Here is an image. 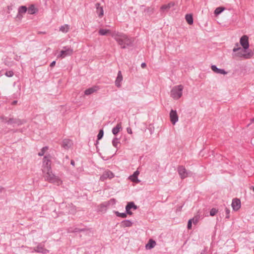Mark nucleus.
I'll return each instance as SVG.
<instances>
[{
	"label": "nucleus",
	"instance_id": "f257e3e1",
	"mask_svg": "<svg viewBox=\"0 0 254 254\" xmlns=\"http://www.w3.org/2000/svg\"><path fill=\"white\" fill-rule=\"evenodd\" d=\"M112 36L121 46L122 49H125L127 46L133 45V39L129 38L127 35L123 33H113Z\"/></svg>",
	"mask_w": 254,
	"mask_h": 254
},
{
	"label": "nucleus",
	"instance_id": "f03ea898",
	"mask_svg": "<svg viewBox=\"0 0 254 254\" xmlns=\"http://www.w3.org/2000/svg\"><path fill=\"white\" fill-rule=\"evenodd\" d=\"M236 46L237 47H235L233 50V52L235 53L234 56L243 57L245 59H250L253 56L254 53L252 50H244V48L239 47L238 43H237Z\"/></svg>",
	"mask_w": 254,
	"mask_h": 254
},
{
	"label": "nucleus",
	"instance_id": "7ed1b4c3",
	"mask_svg": "<svg viewBox=\"0 0 254 254\" xmlns=\"http://www.w3.org/2000/svg\"><path fill=\"white\" fill-rule=\"evenodd\" d=\"M184 87L182 85L175 86L171 90L170 96L174 99H179L182 96Z\"/></svg>",
	"mask_w": 254,
	"mask_h": 254
},
{
	"label": "nucleus",
	"instance_id": "20e7f679",
	"mask_svg": "<svg viewBox=\"0 0 254 254\" xmlns=\"http://www.w3.org/2000/svg\"><path fill=\"white\" fill-rule=\"evenodd\" d=\"M45 173L44 177L46 181L51 183L56 184L57 185H60L61 184V180L53 173L52 170Z\"/></svg>",
	"mask_w": 254,
	"mask_h": 254
},
{
	"label": "nucleus",
	"instance_id": "39448f33",
	"mask_svg": "<svg viewBox=\"0 0 254 254\" xmlns=\"http://www.w3.org/2000/svg\"><path fill=\"white\" fill-rule=\"evenodd\" d=\"M0 119L2 122H5L8 125H13V127L14 125L19 126L23 124V122L18 119L9 118L8 120H7L6 117L2 116L0 117Z\"/></svg>",
	"mask_w": 254,
	"mask_h": 254
},
{
	"label": "nucleus",
	"instance_id": "423d86ee",
	"mask_svg": "<svg viewBox=\"0 0 254 254\" xmlns=\"http://www.w3.org/2000/svg\"><path fill=\"white\" fill-rule=\"evenodd\" d=\"M73 53V49L68 47H64L63 49L60 52L58 58H64L66 56H71Z\"/></svg>",
	"mask_w": 254,
	"mask_h": 254
},
{
	"label": "nucleus",
	"instance_id": "0eeeda50",
	"mask_svg": "<svg viewBox=\"0 0 254 254\" xmlns=\"http://www.w3.org/2000/svg\"><path fill=\"white\" fill-rule=\"evenodd\" d=\"M240 42L242 47L244 48V50H249V38L247 35L243 36L240 38Z\"/></svg>",
	"mask_w": 254,
	"mask_h": 254
},
{
	"label": "nucleus",
	"instance_id": "6e6552de",
	"mask_svg": "<svg viewBox=\"0 0 254 254\" xmlns=\"http://www.w3.org/2000/svg\"><path fill=\"white\" fill-rule=\"evenodd\" d=\"M131 209L136 210L137 209V206L136 205L133 201L129 202L127 203L126 206V211L128 215H132V212L130 211Z\"/></svg>",
	"mask_w": 254,
	"mask_h": 254
},
{
	"label": "nucleus",
	"instance_id": "1a4fd4ad",
	"mask_svg": "<svg viewBox=\"0 0 254 254\" xmlns=\"http://www.w3.org/2000/svg\"><path fill=\"white\" fill-rule=\"evenodd\" d=\"M178 171L182 179H184L189 175L190 172H188L183 166H179Z\"/></svg>",
	"mask_w": 254,
	"mask_h": 254
},
{
	"label": "nucleus",
	"instance_id": "9d476101",
	"mask_svg": "<svg viewBox=\"0 0 254 254\" xmlns=\"http://www.w3.org/2000/svg\"><path fill=\"white\" fill-rule=\"evenodd\" d=\"M170 121L173 125H175L178 121V116L176 110H171L170 113Z\"/></svg>",
	"mask_w": 254,
	"mask_h": 254
},
{
	"label": "nucleus",
	"instance_id": "9b49d317",
	"mask_svg": "<svg viewBox=\"0 0 254 254\" xmlns=\"http://www.w3.org/2000/svg\"><path fill=\"white\" fill-rule=\"evenodd\" d=\"M232 206L235 211H237L241 207V201L238 198H234L232 200Z\"/></svg>",
	"mask_w": 254,
	"mask_h": 254
},
{
	"label": "nucleus",
	"instance_id": "f8f14e48",
	"mask_svg": "<svg viewBox=\"0 0 254 254\" xmlns=\"http://www.w3.org/2000/svg\"><path fill=\"white\" fill-rule=\"evenodd\" d=\"M114 176V175L112 172L110 171H106L100 177V180L102 181H104L106 179H111L113 178Z\"/></svg>",
	"mask_w": 254,
	"mask_h": 254
},
{
	"label": "nucleus",
	"instance_id": "ddd939ff",
	"mask_svg": "<svg viewBox=\"0 0 254 254\" xmlns=\"http://www.w3.org/2000/svg\"><path fill=\"white\" fill-rule=\"evenodd\" d=\"M34 251L37 253H42L44 254H46L49 252V251L44 249L41 244L38 245L36 247H35Z\"/></svg>",
	"mask_w": 254,
	"mask_h": 254
},
{
	"label": "nucleus",
	"instance_id": "4468645a",
	"mask_svg": "<svg viewBox=\"0 0 254 254\" xmlns=\"http://www.w3.org/2000/svg\"><path fill=\"white\" fill-rule=\"evenodd\" d=\"M123 76L121 71H119L117 77L115 80V84L118 87L121 86V82L123 80Z\"/></svg>",
	"mask_w": 254,
	"mask_h": 254
},
{
	"label": "nucleus",
	"instance_id": "2eb2a0df",
	"mask_svg": "<svg viewBox=\"0 0 254 254\" xmlns=\"http://www.w3.org/2000/svg\"><path fill=\"white\" fill-rule=\"evenodd\" d=\"M211 68L213 71H214V72H215L216 73H219V74H226L227 73L224 69L217 68V66L215 65H211Z\"/></svg>",
	"mask_w": 254,
	"mask_h": 254
},
{
	"label": "nucleus",
	"instance_id": "dca6fc26",
	"mask_svg": "<svg viewBox=\"0 0 254 254\" xmlns=\"http://www.w3.org/2000/svg\"><path fill=\"white\" fill-rule=\"evenodd\" d=\"M139 172L138 171H136L134 172L132 175L129 177V179L134 183H139L140 181L138 179L137 176H138Z\"/></svg>",
	"mask_w": 254,
	"mask_h": 254
},
{
	"label": "nucleus",
	"instance_id": "f3484780",
	"mask_svg": "<svg viewBox=\"0 0 254 254\" xmlns=\"http://www.w3.org/2000/svg\"><path fill=\"white\" fill-rule=\"evenodd\" d=\"M72 142L69 139H65L63 141L62 146L64 149H68L72 145Z\"/></svg>",
	"mask_w": 254,
	"mask_h": 254
},
{
	"label": "nucleus",
	"instance_id": "a211bd4d",
	"mask_svg": "<svg viewBox=\"0 0 254 254\" xmlns=\"http://www.w3.org/2000/svg\"><path fill=\"white\" fill-rule=\"evenodd\" d=\"M95 7L96 8V12L98 14V16L99 17L102 16L104 14V11L103 7L100 6V4L99 3H96L95 4Z\"/></svg>",
	"mask_w": 254,
	"mask_h": 254
},
{
	"label": "nucleus",
	"instance_id": "6ab92c4d",
	"mask_svg": "<svg viewBox=\"0 0 254 254\" xmlns=\"http://www.w3.org/2000/svg\"><path fill=\"white\" fill-rule=\"evenodd\" d=\"M122 129L121 122L118 123L117 126L112 129V133L114 135H117L119 132Z\"/></svg>",
	"mask_w": 254,
	"mask_h": 254
},
{
	"label": "nucleus",
	"instance_id": "aec40b11",
	"mask_svg": "<svg viewBox=\"0 0 254 254\" xmlns=\"http://www.w3.org/2000/svg\"><path fill=\"white\" fill-rule=\"evenodd\" d=\"M174 5H175V2H169V3H168L167 4L163 5L161 7V9L162 11L168 10L171 7L174 6Z\"/></svg>",
	"mask_w": 254,
	"mask_h": 254
},
{
	"label": "nucleus",
	"instance_id": "412c9836",
	"mask_svg": "<svg viewBox=\"0 0 254 254\" xmlns=\"http://www.w3.org/2000/svg\"><path fill=\"white\" fill-rule=\"evenodd\" d=\"M156 245V242L152 239H150L148 243L146 245L145 247L146 249L150 250L154 248Z\"/></svg>",
	"mask_w": 254,
	"mask_h": 254
},
{
	"label": "nucleus",
	"instance_id": "4be33fe9",
	"mask_svg": "<svg viewBox=\"0 0 254 254\" xmlns=\"http://www.w3.org/2000/svg\"><path fill=\"white\" fill-rule=\"evenodd\" d=\"M97 90V87H93L89 88L84 91V94L86 95H89L94 92H95Z\"/></svg>",
	"mask_w": 254,
	"mask_h": 254
},
{
	"label": "nucleus",
	"instance_id": "5701e85b",
	"mask_svg": "<svg viewBox=\"0 0 254 254\" xmlns=\"http://www.w3.org/2000/svg\"><path fill=\"white\" fill-rule=\"evenodd\" d=\"M98 32L100 35H112V34L111 33V30H110L109 29H99Z\"/></svg>",
	"mask_w": 254,
	"mask_h": 254
},
{
	"label": "nucleus",
	"instance_id": "b1692460",
	"mask_svg": "<svg viewBox=\"0 0 254 254\" xmlns=\"http://www.w3.org/2000/svg\"><path fill=\"white\" fill-rule=\"evenodd\" d=\"M132 223L129 220H124L121 222V226L123 227H131Z\"/></svg>",
	"mask_w": 254,
	"mask_h": 254
},
{
	"label": "nucleus",
	"instance_id": "393cba45",
	"mask_svg": "<svg viewBox=\"0 0 254 254\" xmlns=\"http://www.w3.org/2000/svg\"><path fill=\"white\" fill-rule=\"evenodd\" d=\"M107 204V203H106L105 202H104L103 203L101 204L98 208V211L101 212H106L108 207Z\"/></svg>",
	"mask_w": 254,
	"mask_h": 254
},
{
	"label": "nucleus",
	"instance_id": "a878e982",
	"mask_svg": "<svg viewBox=\"0 0 254 254\" xmlns=\"http://www.w3.org/2000/svg\"><path fill=\"white\" fill-rule=\"evenodd\" d=\"M186 20L188 23L190 25H191L193 24V17L192 15L190 14H186L185 16Z\"/></svg>",
	"mask_w": 254,
	"mask_h": 254
},
{
	"label": "nucleus",
	"instance_id": "bb28decb",
	"mask_svg": "<svg viewBox=\"0 0 254 254\" xmlns=\"http://www.w3.org/2000/svg\"><path fill=\"white\" fill-rule=\"evenodd\" d=\"M51 163H46L43 164V172L45 173L46 172H49L51 171Z\"/></svg>",
	"mask_w": 254,
	"mask_h": 254
},
{
	"label": "nucleus",
	"instance_id": "cd10ccee",
	"mask_svg": "<svg viewBox=\"0 0 254 254\" xmlns=\"http://www.w3.org/2000/svg\"><path fill=\"white\" fill-rule=\"evenodd\" d=\"M28 13L30 14H35L38 10L35 7L34 5H31L27 9Z\"/></svg>",
	"mask_w": 254,
	"mask_h": 254
},
{
	"label": "nucleus",
	"instance_id": "c85d7f7f",
	"mask_svg": "<svg viewBox=\"0 0 254 254\" xmlns=\"http://www.w3.org/2000/svg\"><path fill=\"white\" fill-rule=\"evenodd\" d=\"M67 209H68V213L70 214H74L76 212V209L74 206H73L72 204H68V206H66Z\"/></svg>",
	"mask_w": 254,
	"mask_h": 254
},
{
	"label": "nucleus",
	"instance_id": "c756f323",
	"mask_svg": "<svg viewBox=\"0 0 254 254\" xmlns=\"http://www.w3.org/2000/svg\"><path fill=\"white\" fill-rule=\"evenodd\" d=\"M27 11V8L26 6H20L18 8V13L20 14L25 13Z\"/></svg>",
	"mask_w": 254,
	"mask_h": 254
},
{
	"label": "nucleus",
	"instance_id": "7c9ffc66",
	"mask_svg": "<svg viewBox=\"0 0 254 254\" xmlns=\"http://www.w3.org/2000/svg\"><path fill=\"white\" fill-rule=\"evenodd\" d=\"M69 30V26L67 24H65L62 26L60 29V30L63 32L66 33Z\"/></svg>",
	"mask_w": 254,
	"mask_h": 254
},
{
	"label": "nucleus",
	"instance_id": "2f4dec72",
	"mask_svg": "<svg viewBox=\"0 0 254 254\" xmlns=\"http://www.w3.org/2000/svg\"><path fill=\"white\" fill-rule=\"evenodd\" d=\"M225 8L223 7H218L214 10V14L216 15H218L220 14L224 10Z\"/></svg>",
	"mask_w": 254,
	"mask_h": 254
},
{
	"label": "nucleus",
	"instance_id": "473e14b6",
	"mask_svg": "<svg viewBox=\"0 0 254 254\" xmlns=\"http://www.w3.org/2000/svg\"><path fill=\"white\" fill-rule=\"evenodd\" d=\"M115 213L117 216L123 218H126L127 217V214H128L127 213V212L126 213H120L118 211H115Z\"/></svg>",
	"mask_w": 254,
	"mask_h": 254
},
{
	"label": "nucleus",
	"instance_id": "72a5a7b5",
	"mask_svg": "<svg viewBox=\"0 0 254 254\" xmlns=\"http://www.w3.org/2000/svg\"><path fill=\"white\" fill-rule=\"evenodd\" d=\"M199 219L200 215L199 214H197L196 216H195L193 218L190 219V220H191L192 222H193V223L195 225L197 223Z\"/></svg>",
	"mask_w": 254,
	"mask_h": 254
},
{
	"label": "nucleus",
	"instance_id": "f704fd0d",
	"mask_svg": "<svg viewBox=\"0 0 254 254\" xmlns=\"http://www.w3.org/2000/svg\"><path fill=\"white\" fill-rule=\"evenodd\" d=\"M119 138L117 137H115L112 141L113 145L116 148H118V144L119 143L118 141Z\"/></svg>",
	"mask_w": 254,
	"mask_h": 254
},
{
	"label": "nucleus",
	"instance_id": "c9c22d12",
	"mask_svg": "<svg viewBox=\"0 0 254 254\" xmlns=\"http://www.w3.org/2000/svg\"><path fill=\"white\" fill-rule=\"evenodd\" d=\"M105 202H106V203H107V206H109L110 205H114V204H115V203H116V200H115V199H114V198H112V199H110L109 201H105Z\"/></svg>",
	"mask_w": 254,
	"mask_h": 254
},
{
	"label": "nucleus",
	"instance_id": "e433bc0d",
	"mask_svg": "<svg viewBox=\"0 0 254 254\" xmlns=\"http://www.w3.org/2000/svg\"><path fill=\"white\" fill-rule=\"evenodd\" d=\"M48 147H47V146L44 147L42 149L41 151L40 152H39L38 155L40 156H43L44 155V154L45 153V151H47L48 150Z\"/></svg>",
	"mask_w": 254,
	"mask_h": 254
},
{
	"label": "nucleus",
	"instance_id": "4c0bfd02",
	"mask_svg": "<svg viewBox=\"0 0 254 254\" xmlns=\"http://www.w3.org/2000/svg\"><path fill=\"white\" fill-rule=\"evenodd\" d=\"M103 135H104V131H103V129H100L99 130V132L98 134L97 135V139H98V140L101 139L103 137Z\"/></svg>",
	"mask_w": 254,
	"mask_h": 254
},
{
	"label": "nucleus",
	"instance_id": "58836bf2",
	"mask_svg": "<svg viewBox=\"0 0 254 254\" xmlns=\"http://www.w3.org/2000/svg\"><path fill=\"white\" fill-rule=\"evenodd\" d=\"M218 212V210L216 208H213L210 211V215L211 216H214Z\"/></svg>",
	"mask_w": 254,
	"mask_h": 254
},
{
	"label": "nucleus",
	"instance_id": "ea45409f",
	"mask_svg": "<svg viewBox=\"0 0 254 254\" xmlns=\"http://www.w3.org/2000/svg\"><path fill=\"white\" fill-rule=\"evenodd\" d=\"M51 161L50 159V156H45L43 158V164L46 163H50Z\"/></svg>",
	"mask_w": 254,
	"mask_h": 254
},
{
	"label": "nucleus",
	"instance_id": "a19ab883",
	"mask_svg": "<svg viewBox=\"0 0 254 254\" xmlns=\"http://www.w3.org/2000/svg\"><path fill=\"white\" fill-rule=\"evenodd\" d=\"M87 229L86 228H83V229H79L77 228H74V231L75 232H83L87 231Z\"/></svg>",
	"mask_w": 254,
	"mask_h": 254
},
{
	"label": "nucleus",
	"instance_id": "79ce46f5",
	"mask_svg": "<svg viewBox=\"0 0 254 254\" xmlns=\"http://www.w3.org/2000/svg\"><path fill=\"white\" fill-rule=\"evenodd\" d=\"M5 74L8 77H12L13 75V72L12 71H8L5 72Z\"/></svg>",
	"mask_w": 254,
	"mask_h": 254
},
{
	"label": "nucleus",
	"instance_id": "37998d69",
	"mask_svg": "<svg viewBox=\"0 0 254 254\" xmlns=\"http://www.w3.org/2000/svg\"><path fill=\"white\" fill-rule=\"evenodd\" d=\"M188 229H190L191 228V227H192V221H191V220L190 219L188 221Z\"/></svg>",
	"mask_w": 254,
	"mask_h": 254
},
{
	"label": "nucleus",
	"instance_id": "c03bdc74",
	"mask_svg": "<svg viewBox=\"0 0 254 254\" xmlns=\"http://www.w3.org/2000/svg\"><path fill=\"white\" fill-rule=\"evenodd\" d=\"M230 212V210L228 209L227 208H226V218L228 219L230 217V215H229Z\"/></svg>",
	"mask_w": 254,
	"mask_h": 254
},
{
	"label": "nucleus",
	"instance_id": "a18cd8bd",
	"mask_svg": "<svg viewBox=\"0 0 254 254\" xmlns=\"http://www.w3.org/2000/svg\"><path fill=\"white\" fill-rule=\"evenodd\" d=\"M67 231H68V233H73V232H75L74 229H73L72 228H69Z\"/></svg>",
	"mask_w": 254,
	"mask_h": 254
},
{
	"label": "nucleus",
	"instance_id": "49530a36",
	"mask_svg": "<svg viewBox=\"0 0 254 254\" xmlns=\"http://www.w3.org/2000/svg\"><path fill=\"white\" fill-rule=\"evenodd\" d=\"M127 133H128L129 134H131L132 133L131 129L130 127H127Z\"/></svg>",
	"mask_w": 254,
	"mask_h": 254
},
{
	"label": "nucleus",
	"instance_id": "de8ad7c7",
	"mask_svg": "<svg viewBox=\"0 0 254 254\" xmlns=\"http://www.w3.org/2000/svg\"><path fill=\"white\" fill-rule=\"evenodd\" d=\"M206 253H207V249H206V248H205L203 251H202L200 254H206Z\"/></svg>",
	"mask_w": 254,
	"mask_h": 254
},
{
	"label": "nucleus",
	"instance_id": "09e8293b",
	"mask_svg": "<svg viewBox=\"0 0 254 254\" xmlns=\"http://www.w3.org/2000/svg\"><path fill=\"white\" fill-rule=\"evenodd\" d=\"M22 14H20L19 13H18L17 15V17L19 19H21L22 17Z\"/></svg>",
	"mask_w": 254,
	"mask_h": 254
},
{
	"label": "nucleus",
	"instance_id": "8fccbe9b",
	"mask_svg": "<svg viewBox=\"0 0 254 254\" xmlns=\"http://www.w3.org/2000/svg\"><path fill=\"white\" fill-rule=\"evenodd\" d=\"M55 64H56V61H53V62H52L50 64V66L51 67H54L55 65Z\"/></svg>",
	"mask_w": 254,
	"mask_h": 254
},
{
	"label": "nucleus",
	"instance_id": "3c124183",
	"mask_svg": "<svg viewBox=\"0 0 254 254\" xmlns=\"http://www.w3.org/2000/svg\"><path fill=\"white\" fill-rule=\"evenodd\" d=\"M146 66V64L145 63H143L141 64V67L143 68H144Z\"/></svg>",
	"mask_w": 254,
	"mask_h": 254
},
{
	"label": "nucleus",
	"instance_id": "603ef678",
	"mask_svg": "<svg viewBox=\"0 0 254 254\" xmlns=\"http://www.w3.org/2000/svg\"><path fill=\"white\" fill-rule=\"evenodd\" d=\"M70 164L71 165H72L73 166H75V162L73 160H71L70 161Z\"/></svg>",
	"mask_w": 254,
	"mask_h": 254
},
{
	"label": "nucleus",
	"instance_id": "864d4df0",
	"mask_svg": "<svg viewBox=\"0 0 254 254\" xmlns=\"http://www.w3.org/2000/svg\"><path fill=\"white\" fill-rule=\"evenodd\" d=\"M17 101L14 100L12 102L11 104L13 105H15L17 104Z\"/></svg>",
	"mask_w": 254,
	"mask_h": 254
},
{
	"label": "nucleus",
	"instance_id": "5fc2aeb1",
	"mask_svg": "<svg viewBox=\"0 0 254 254\" xmlns=\"http://www.w3.org/2000/svg\"><path fill=\"white\" fill-rule=\"evenodd\" d=\"M251 143L254 146V137L252 138Z\"/></svg>",
	"mask_w": 254,
	"mask_h": 254
},
{
	"label": "nucleus",
	"instance_id": "6e6d98bb",
	"mask_svg": "<svg viewBox=\"0 0 254 254\" xmlns=\"http://www.w3.org/2000/svg\"><path fill=\"white\" fill-rule=\"evenodd\" d=\"M251 123H254V118H253V119H251Z\"/></svg>",
	"mask_w": 254,
	"mask_h": 254
},
{
	"label": "nucleus",
	"instance_id": "4d7b16f0",
	"mask_svg": "<svg viewBox=\"0 0 254 254\" xmlns=\"http://www.w3.org/2000/svg\"><path fill=\"white\" fill-rule=\"evenodd\" d=\"M182 206L180 207L179 208V210H181V209L182 208Z\"/></svg>",
	"mask_w": 254,
	"mask_h": 254
},
{
	"label": "nucleus",
	"instance_id": "13d9d810",
	"mask_svg": "<svg viewBox=\"0 0 254 254\" xmlns=\"http://www.w3.org/2000/svg\"><path fill=\"white\" fill-rule=\"evenodd\" d=\"M250 125H251V123H250V124H249L247 125V127H249V126H250Z\"/></svg>",
	"mask_w": 254,
	"mask_h": 254
},
{
	"label": "nucleus",
	"instance_id": "bf43d9fd",
	"mask_svg": "<svg viewBox=\"0 0 254 254\" xmlns=\"http://www.w3.org/2000/svg\"><path fill=\"white\" fill-rule=\"evenodd\" d=\"M66 159H68V157L67 156H66L65 157Z\"/></svg>",
	"mask_w": 254,
	"mask_h": 254
},
{
	"label": "nucleus",
	"instance_id": "052dcab7",
	"mask_svg": "<svg viewBox=\"0 0 254 254\" xmlns=\"http://www.w3.org/2000/svg\"><path fill=\"white\" fill-rule=\"evenodd\" d=\"M253 190H254V187L253 188Z\"/></svg>",
	"mask_w": 254,
	"mask_h": 254
}]
</instances>
